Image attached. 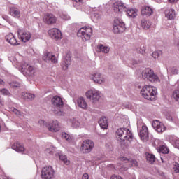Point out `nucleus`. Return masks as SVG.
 Wrapping results in <instances>:
<instances>
[{
	"label": "nucleus",
	"instance_id": "7",
	"mask_svg": "<svg viewBox=\"0 0 179 179\" xmlns=\"http://www.w3.org/2000/svg\"><path fill=\"white\" fill-rule=\"evenodd\" d=\"M55 176V171L51 166H45L41 171L42 179H52Z\"/></svg>",
	"mask_w": 179,
	"mask_h": 179
},
{
	"label": "nucleus",
	"instance_id": "10",
	"mask_svg": "<svg viewBox=\"0 0 179 179\" xmlns=\"http://www.w3.org/2000/svg\"><path fill=\"white\" fill-rule=\"evenodd\" d=\"M18 38L23 43H27L31 38V34L29 31L24 29H18Z\"/></svg>",
	"mask_w": 179,
	"mask_h": 179
},
{
	"label": "nucleus",
	"instance_id": "49",
	"mask_svg": "<svg viewBox=\"0 0 179 179\" xmlns=\"http://www.w3.org/2000/svg\"><path fill=\"white\" fill-rule=\"evenodd\" d=\"M38 124L41 125V127H44V125H45V122L43 120H40L38 121Z\"/></svg>",
	"mask_w": 179,
	"mask_h": 179
},
{
	"label": "nucleus",
	"instance_id": "30",
	"mask_svg": "<svg viewBox=\"0 0 179 179\" xmlns=\"http://www.w3.org/2000/svg\"><path fill=\"white\" fill-rule=\"evenodd\" d=\"M96 51L98 52H103L104 54H108L110 48L103 45V44H99L96 47Z\"/></svg>",
	"mask_w": 179,
	"mask_h": 179
},
{
	"label": "nucleus",
	"instance_id": "25",
	"mask_svg": "<svg viewBox=\"0 0 179 179\" xmlns=\"http://www.w3.org/2000/svg\"><path fill=\"white\" fill-rule=\"evenodd\" d=\"M71 55H66L65 58L63 59L62 62V68L64 71H66L68 69V66L71 65Z\"/></svg>",
	"mask_w": 179,
	"mask_h": 179
},
{
	"label": "nucleus",
	"instance_id": "32",
	"mask_svg": "<svg viewBox=\"0 0 179 179\" xmlns=\"http://www.w3.org/2000/svg\"><path fill=\"white\" fill-rule=\"evenodd\" d=\"M152 26V22L149 20H141V27L144 29V30H148L150 29Z\"/></svg>",
	"mask_w": 179,
	"mask_h": 179
},
{
	"label": "nucleus",
	"instance_id": "1",
	"mask_svg": "<svg viewBox=\"0 0 179 179\" xmlns=\"http://www.w3.org/2000/svg\"><path fill=\"white\" fill-rule=\"evenodd\" d=\"M115 136L120 142L121 145L123 148H128L129 145H131V142H132V139H134V136H132V133L131 131L127 128H120L116 131Z\"/></svg>",
	"mask_w": 179,
	"mask_h": 179
},
{
	"label": "nucleus",
	"instance_id": "21",
	"mask_svg": "<svg viewBox=\"0 0 179 179\" xmlns=\"http://www.w3.org/2000/svg\"><path fill=\"white\" fill-rule=\"evenodd\" d=\"M141 15L143 16H147V17L152 16V15H153V8L148 6H143L141 8Z\"/></svg>",
	"mask_w": 179,
	"mask_h": 179
},
{
	"label": "nucleus",
	"instance_id": "26",
	"mask_svg": "<svg viewBox=\"0 0 179 179\" xmlns=\"http://www.w3.org/2000/svg\"><path fill=\"white\" fill-rule=\"evenodd\" d=\"M67 124L71 125L73 128H79L80 127V122L76 118H71L67 121Z\"/></svg>",
	"mask_w": 179,
	"mask_h": 179
},
{
	"label": "nucleus",
	"instance_id": "62",
	"mask_svg": "<svg viewBox=\"0 0 179 179\" xmlns=\"http://www.w3.org/2000/svg\"><path fill=\"white\" fill-rule=\"evenodd\" d=\"M137 64V62H134V64Z\"/></svg>",
	"mask_w": 179,
	"mask_h": 179
},
{
	"label": "nucleus",
	"instance_id": "20",
	"mask_svg": "<svg viewBox=\"0 0 179 179\" xmlns=\"http://www.w3.org/2000/svg\"><path fill=\"white\" fill-rule=\"evenodd\" d=\"M6 40L7 43H9L11 45H19V43H17V40L13 34L10 33L6 36Z\"/></svg>",
	"mask_w": 179,
	"mask_h": 179
},
{
	"label": "nucleus",
	"instance_id": "23",
	"mask_svg": "<svg viewBox=\"0 0 179 179\" xmlns=\"http://www.w3.org/2000/svg\"><path fill=\"white\" fill-rule=\"evenodd\" d=\"M12 149L18 152L19 153H24V147L23 145L19 142H15L12 145Z\"/></svg>",
	"mask_w": 179,
	"mask_h": 179
},
{
	"label": "nucleus",
	"instance_id": "55",
	"mask_svg": "<svg viewBox=\"0 0 179 179\" xmlns=\"http://www.w3.org/2000/svg\"><path fill=\"white\" fill-rule=\"evenodd\" d=\"M176 46L178 48V50H179V41L176 43Z\"/></svg>",
	"mask_w": 179,
	"mask_h": 179
},
{
	"label": "nucleus",
	"instance_id": "33",
	"mask_svg": "<svg viewBox=\"0 0 179 179\" xmlns=\"http://www.w3.org/2000/svg\"><path fill=\"white\" fill-rule=\"evenodd\" d=\"M145 157H146L147 162H148V163H150V164H153V163H155L156 160V157H155L153 154L146 152Z\"/></svg>",
	"mask_w": 179,
	"mask_h": 179
},
{
	"label": "nucleus",
	"instance_id": "37",
	"mask_svg": "<svg viewBox=\"0 0 179 179\" xmlns=\"http://www.w3.org/2000/svg\"><path fill=\"white\" fill-rule=\"evenodd\" d=\"M59 159L62 160L66 164V166H69L71 164V161L68 160V158L66 157V155H64L62 154H60L59 155Z\"/></svg>",
	"mask_w": 179,
	"mask_h": 179
},
{
	"label": "nucleus",
	"instance_id": "63",
	"mask_svg": "<svg viewBox=\"0 0 179 179\" xmlns=\"http://www.w3.org/2000/svg\"><path fill=\"white\" fill-rule=\"evenodd\" d=\"M0 131H1V125H0Z\"/></svg>",
	"mask_w": 179,
	"mask_h": 179
},
{
	"label": "nucleus",
	"instance_id": "38",
	"mask_svg": "<svg viewBox=\"0 0 179 179\" xmlns=\"http://www.w3.org/2000/svg\"><path fill=\"white\" fill-rule=\"evenodd\" d=\"M10 111L12 113H14V114H15V115H17V117H24V114L22 112H20V110L15 108H11Z\"/></svg>",
	"mask_w": 179,
	"mask_h": 179
},
{
	"label": "nucleus",
	"instance_id": "2",
	"mask_svg": "<svg viewBox=\"0 0 179 179\" xmlns=\"http://www.w3.org/2000/svg\"><path fill=\"white\" fill-rule=\"evenodd\" d=\"M141 94L146 100H155V97L157 94V90L155 87L145 85L142 88Z\"/></svg>",
	"mask_w": 179,
	"mask_h": 179
},
{
	"label": "nucleus",
	"instance_id": "5",
	"mask_svg": "<svg viewBox=\"0 0 179 179\" xmlns=\"http://www.w3.org/2000/svg\"><path fill=\"white\" fill-rule=\"evenodd\" d=\"M85 96L92 103H97L101 97V92L96 89H92L87 91Z\"/></svg>",
	"mask_w": 179,
	"mask_h": 179
},
{
	"label": "nucleus",
	"instance_id": "8",
	"mask_svg": "<svg viewBox=\"0 0 179 179\" xmlns=\"http://www.w3.org/2000/svg\"><path fill=\"white\" fill-rule=\"evenodd\" d=\"M94 148V143L92 140H85L83 141L80 150L83 153H90Z\"/></svg>",
	"mask_w": 179,
	"mask_h": 179
},
{
	"label": "nucleus",
	"instance_id": "35",
	"mask_svg": "<svg viewBox=\"0 0 179 179\" xmlns=\"http://www.w3.org/2000/svg\"><path fill=\"white\" fill-rule=\"evenodd\" d=\"M159 153H163V155H167L169 153V148L165 145H162L157 148Z\"/></svg>",
	"mask_w": 179,
	"mask_h": 179
},
{
	"label": "nucleus",
	"instance_id": "60",
	"mask_svg": "<svg viewBox=\"0 0 179 179\" xmlns=\"http://www.w3.org/2000/svg\"><path fill=\"white\" fill-rule=\"evenodd\" d=\"M159 142V140L155 141V144Z\"/></svg>",
	"mask_w": 179,
	"mask_h": 179
},
{
	"label": "nucleus",
	"instance_id": "17",
	"mask_svg": "<svg viewBox=\"0 0 179 179\" xmlns=\"http://www.w3.org/2000/svg\"><path fill=\"white\" fill-rule=\"evenodd\" d=\"M43 22L46 24H54L57 22V17L52 14L48 13L43 17Z\"/></svg>",
	"mask_w": 179,
	"mask_h": 179
},
{
	"label": "nucleus",
	"instance_id": "27",
	"mask_svg": "<svg viewBox=\"0 0 179 179\" xmlns=\"http://www.w3.org/2000/svg\"><path fill=\"white\" fill-rule=\"evenodd\" d=\"M10 15L16 19H19V17H20V10L16 7H10Z\"/></svg>",
	"mask_w": 179,
	"mask_h": 179
},
{
	"label": "nucleus",
	"instance_id": "48",
	"mask_svg": "<svg viewBox=\"0 0 179 179\" xmlns=\"http://www.w3.org/2000/svg\"><path fill=\"white\" fill-rule=\"evenodd\" d=\"M173 170H174L175 173H179V164H176L174 166Z\"/></svg>",
	"mask_w": 179,
	"mask_h": 179
},
{
	"label": "nucleus",
	"instance_id": "46",
	"mask_svg": "<svg viewBox=\"0 0 179 179\" xmlns=\"http://www.w3.org/2000/svg\"><path fill=\"white\" fill-rule=\"evenodd\" d=\"M160 54H162V52H152V55L153 58L156 59V58H159V57H160Z\"/></svg>",
	"mask_w": 179,
	"mask_h": 179
},
{
	"label": "nucleus",
	"instance_id": "3",
	"mask_svg": "<svg viewBox=\"0 0 179 179\" xmlns=\"http://www.w3.org/2000/svg\"><path fill=\"white\" fill-rule=\"evenodd\" d=\"M141 75L143 79H146L147 80H149V82H160L159 76L155 74V71L149 68L145 69L142 71Z\"/></svg>",
	"mask_w": 179,
	"mask_h": 179
},
{
	"label": "nucleus",
	"instance_id": "31",
	"mask_svg": "<svg viewBox=\"0 0 179 179\" xmlns=\"http://www.w3.org/2000/svg\"><path fill=\"white\" fill-rule=\"evenodd\" d=\"M22 98L24 100H27V101H31V100H34L36 98V95L27 92H24L22 94Z\"/></svg>",
	"mask_w": 179,
	"mask_h": 179
},
{
	"label": "nucleus",
	"instance_id": "51",
	"mask_svg": "<svg viewBox=\"0 0 179 179\" xmlns=\"http://www.w3.org/2000/svg\"><path fill=\"white\" fill-rule=\"evenodd\" d=\"M46 153H49V155H53L54 154V152L52 151H51V149H50V148L46 149Z\"/></svg>",
	"mask_w": 179,
	"mask_h": 179
},
{
	"label": "nucleus",
	"instance_id": "43",
	"mask_svg": "<svg viewBox=\"0 0 179 179\" xmlns=\"http://www.w3.org/2000/svg\"><path fill=\"white\" fill-rule=\"evenodd\" d=\"M1 94H3V96H10V92L6 88H3L0 90Z\"/></svg>",
	"mask_w": 179,
	"mask_h": 179
},
{
	"label": "nucleus",
	"instance_id": "28",
	"mask_svg": "<svg viewBox=\"0 0 179 179\" xmlns=\"http://www.w3.org/2000/svg\"><path fill=\"white\" fill-rule=\"evenodd\" d=\"M99 124L103 129H107L108 128V121L106 117H101L99 121Z\"/></svg>",
	"mask_w": 179,
	"mask_h": 179
},
{
	"label": "nucleus",
	"instance_id": "53",
	"mask_svg": "<svg viewBox=\"0 0 179 179\" xmlns=\"http://www.w3.org/2000/svg\"><path fill=\"white\" fill-rule=\"evenodd\" d=\"M0 86H5V81L2 79H0Z\"/></svg>",
	"mask_w": 179,
	"mask_h": 179
},
{
	"label": "nucleus",
	"instance_id": "22",
	"mask_svg": "<svg viewBox=\"0 0 179 179\" xmlns=\"http://www.w3.org/2000/svg\"><path fill=\"white\" fill-rule=\"evenodd\" d=\"M165 17L169 20L176 19V10L173 8H168L165 10Z\"/></svg>",
	"mask_w": 179,
	"mask_h": 179
},
{
	"label": "nucleus",
	"instance_id": "14",
	"mask_svg": "<svg viewBox=\"0 0 179 179\" xmlns=\"http://www.w3.org/2000/svg\"><path fill=\"white\" fill-rule=\"evenodd\" d=\"M48 34L53 40H59L62 38V33L57 28H53L48 31Z\"/></svg>",
	"mask_w": 179,
	"mask_h": 179
},
{
	"label": "nucleus",
	"instance_id": "42",
	"mask_svg": "<svg viewBox=\"0 0 179 179\" xmlns=\"http://www.w3.org/2000/svg\"><path fill=\"white\" fill-rule=\"evenodd\" d=\"M62 136L63 139H65L68 142H71V136L69 134H66V132L62 133Z\"/></svg>",
	"mask_w": 179,
	"mask_h": 179
},
{
	"label": "nucleus",
	"instance_id": "29",
	"mask_svg": "<svg viewBox=\"0 0 179 179\" xmlns=\"http://www.w3.org/2000/svg\"><path fill=\"white\" fill-rule=\"evenodd\" d=\"M122 162H126L129 166L131 167H136L138 166V161L136 159H128L126 157H122L121 159Z\"/></svg>",
	"mask_w": 179,
	"mask_h": 179
},
{
	"label": "nucleus",
	"instance_id": "59",
	"mask_svg": "<svg viewBox=\"0 0 179 179\" xmlns=\"http://www.w3.org/2000/svg\"><path fill=\"white\" fill-rule=\"evenodd\" d=\"M161 160H162V163H164V160L163 159V158L161 157Z\"/></svg>",
	"mask_w": 179,
	"mask_h": 179
},
{
	"label": "nucleus",
	"instance_id": "44",
	"mask_svg": "<svg viewBox=\"0 0 179 179\" xmlns=\"http://www.w3.org/2000/svg\"><path fill=\"white\" fill-rule=\"evenodd\" d=\"M60 17L63 19V20H69L71 19V17L65 13L61 14Z\"/></svg>",
	"mask_w": 179,
	"mask_h": 179
},
{
	"label": "nucleus",
	"instance_id": "40",
	"mask_svg": "<svg viewBox=\"0 0 179 179\" xmlns=\"http://www.w3.org/2000/svg\"><path fill=\"white\" fill-rule=\"evenodd\" d=\"M168 72H170L172 75H177L178 73V69L176 67H171L168 69Z\"/></svg>",
	"mask_w": 179,
	"mask_h": 179
},
{
	"label": "nucleus",
	"instance_id": "61",
	"mask_svg": "<svg viewBox=\"0 0 179 179\" xmlns=\"http://www.w3.org/2000/svg\"><path fill=\"white\" fill-rule=\"evenodd\" d=\"M143 52H145V50H143V51L141 52V54H143Z\"/></svg>",
	"mask_w": 179,
	"mask_h": 179
},
{
	"label": "nucleus",
	"instance_id": "16",
	"mask_svg": "<svg viewBox=\"0 0 179 179\" xmlns=\"http://www.w3.org/2000/svg\"><path fill=\"white\" fill-rule=\"evenodd\" d=\"M139 136L142 141L146 142L149 139V131L146 126H142L139 131Z\"/></svg>",
	"mask_w": 179,
	"mask_h": 179
},
{
	"label": "nucleus",
	"instance_id": "4",
	"mask_svg": "<svg viewBox=\"0 0 179 179\" xmlns=\"http://www.w3.org/2000/svg\"><path fill=\"white\" fill-rule=\"evenodd\" d=\"M92 34H93V29L90 27H83L80 29L77 33V36H78V37H81L83 41H87V40H90Z\"/></svg>",
	"mask_w": 179,
	"mask_h": 179
},
{
	"label": "nucleus",
	"instance_id": "41",
	"mask_svg": "<svg viewBox=\"0 0 179 179\" xmlns=\"http://www.w3.org/2000/svg\"><path fill=\"white\" fill-rule=\"evenodd\" d=\"M53 113L54 114H55L56 115H58L59 117H62V115H65V113H64V111L57 109V110H53Z\"/></svg>",
	"mask_w": 179,
	"mask_h": 179
},
{
	"label": "nucleus",
	"instance_id": "36",
	"mask_svg": "<svg viewBox=\"0 0 179 179\" xmlns=\"http://www.w3.org/2000/svg\"><path fill=\"white\" fill-rule=\"evenodd\" d=\"M172 99L179 104V90H175L172 94Z\"/></svg>",
	"mask_w": 179,
	"mask_h": 179
},
{
	"label": "nucleus",
	"instance_id": "15",
	"mask_svg": "<svg viewBox=\"0 0 179 179\" xmlns=\"http://www.w3.org/2000/svg\"><path fill=\"white\" fill-rule=\"evenodd\" d=\"M152 127L158 132V134H162L166 131V126L159 120H154L152 122Z\"/></svg>",
	"mask_w": 179,
	"mask_h": 179
},
{
	"label": "nucleus",
	"instance_id": "47",
	"mask_svg": "<svg viewBox=\"0 0 179 179\" xmlns=\"http://www.w3.org/2000/svg\"><path fill=\"white\" fill-rule=\"evenodd\" d=\"M2 17L4 20H6V22L10 23V18H9L8 15H3Z\"/></svg>",
	"mask_w": 179,
	"mask_h": 179
},
{
	"label": "nucleus",
	"instance_id": "56",
	"mask_svg": "<svg viewBox=\"0 0 179 179\" xmlns=\"http://www.w3.org/2000/svg\"><path fill=\"white\" fill-rule=\"evenodd\" d=\"M0 104H1V106H3V99L0 98Z\"/></svg>",
	"mask_w": 179,
	"mask_h": 179
},
{
	"label": "nucleus",
	"instance_id": "45",
	"mask_svg": "<svg viewBox=\"0 0 179 179\" xmlns=\"http://www.w3.org/2000/svg\"><path fill=\"white\" fill-rule=\"evenodd\" d=\"M10 86H11V87H20V84L16 81H13L10 83Z\"/></svg>",
	"mask_w": 179,
	"mask_h": 179
},
{
	"label": "nucleus",
	"instance_id": "54",
	"mask_svg": "<svg viewBox=\"0 0 179 179\" xmlns=\"http://www.w3.org/2000/svg\"><path fill=\"white\" fill-rule=\"evenodd\" d=\"M128 170L127 167H121L120 168V171H127Z\"/></svg>",
	"mask_w": 179,
	"mask_h": 179
},
{
	"label": "nucleus",
	"instance_id": "50",
	"mask_svg": "<svg viewBox=\"0 0 179 179\" xmlns=\"http://www.w3.org/2000/svg\"><path fill=\"white\" fill-rule=\"evenodd\" d=\"M82 179H89V174H87V173H84L83 175V178Z\"/></svg>",
	"mask_w": 179,
	"mask_h": 179
},
{
	"label": "nucleus",
	"instance_id": "39",
	"mask_svg": "<svg viewBox=\"0 0 179 179\" xmlns=\"http://www.w3.org/2000/svg\"><path fill=\"white\" fill-rule=\"evenodd\" d=\"M171 141L173 143V145H175L176 148H177L178 149H179V138H178L176 136H171Z\"/></svg>",
	"mask_w": 179,
	"mask_h": 179
},
{
	"label": "nucleus",
	"instance_id": "57",
	"mask_svg": "<svg viewBox=\"0 0 179 179\" xmlns=\"http://www.w3.org/2000/svg\"><path fill=\"white\" fill-rule=\"evenodd\" d=\"M95 17H96V19H100V15L95 14Z\"/></svg>",
	"mask_w": 179,
	"mask_h": 179
},
{
	"label": "nucleus",
	"instance_id": "24",
	"mask_svg": "<svg viewBox=\"0 0 179 179\" xmlns=\"http://www.w3.org/2000/svg\"><path fill=\"white\" fill-rule=\"evenodd\" d=\"M77 104L80 108H83V110H86L87 108V103L85 98L80 96L77 99Z\"/></svg>",
	"mask_w": 179,
	"mask_h": 179
},
{
	"label": "nucleus",
	"instance_id": "18",
	"mask_svg": "<svg viewBox=\"0 0 179 179\" xmlns=\"http://www.w3.org/2000/svg\"><path fill=\"white\" fill-rule=\"evenodd\" d=\"M52 104H53L55 107L62 108V107H64V101H62V98L59 96H55L52 99Z\"/></svg>",
	"mask_w": 179,
	"mask_h": 179
},
{
	"label": "nucleus",
	"instance_id": "6",
	"mask_svg": "<svg viewBox=\"0 0 179 179\" xmlns=\"http://www.w3.org/2000/svg\"><path fill=\"white\" fill-rule=\"evenodd\" d=\"M127 30L125 23L122 20L116 19L114 20L113 31L115 34L124 33Z\"/></svg>",
	"mask_w": 179,
	"mask_h": 179
},
{
	"label": "nucleus",
	"instance_id": "12",
	"mask_svg": "<svg viewBox=\"0 0 179 179\" xmlns=\"http://www.w3.org/2000/svg\"><path fill=\"white\" fill-rule=\"evenodd\" d=\"M46 128L50 132H58L61 129V127L59 126V122L58 120H53L50 122L49 124H46Z\"/></svg>",
	"mask_w": 179,
	"mask_h": 179
},
{
	"label": "nucleus",
	"instance_id": "13",
	"mask_svg": "<svg viewBox=\"0 0 179 179\" xmlns=\"http://www.w3.org/2000/svg\"><path fill=\"white\" fill-rule=\"evenodd\" d=\"M91 79L93 80L94 83L97 85H103L106 83V78L100 73H95L91 75Z\"/></svg>",
	"mask_w": 179,
	"mask_h": 179
},
{
	"label": "nucleus",
	"instance_id": "19",
	"mask_svg": "<svg viewBox=\"0 0 179 179\" xmlns=\"http://www.w3.org/2000/svg\"><path fill=\"white\" fill-rule=\"evenodd\" d=\"M43 59L45 61V62H53V64L57 62V57L51 52H46L43 57Z\"/></svg>",
	"mask_w": 179,
	"mask_h": 179
},
{
	"label": "nucleus",
	"instance_id": "11",
	"mask_svg": "<svg viewBox=\"0 0 179 179\" xmlns=\"http://www.w3.org/2000/svg\"><path fill=\"white\" fill-rule=\"evenodd\" d=\"M128 7L122 1H116L113 3V10L116 13L127 12Z\"/></svg>",
	"mask_w": 179,
	"mask_h": 179
},
{
	"label": "nucleus",
	"instance_id": "9",
	"mask_svg": "<svg viewBox=\"0 0 179 179\" xmlns=\"http://www.w3.org/2000/svg\"><path fill=\"white\" fill-rule=\"evenodd\" d=\"M24 75H29V76H33L36 73V69L29 63L24 62L22 65V71Z\"/></svg>",
	"mask_w": 179,
	"mask_h": 179
},
{
	"label": "nucleus",
	"instance_id": "52",
	"mask_svg": "<svg viewBox=\"0 0 179 179\" xmlns=\"http://www.w3.org/2000/svg\"><path fill=\"white\" fill-rule=\"evenodd\" d=\"M76 3H78L79 5H82L83 0H73Z\"/></svg>",
	"mask_w": 179,
	"mask_h": 179
},
{
	"label": "nucleus",
	"instance_id": "34",
	"mask_svg": "<svg viewBox=\"0 0 179 179\" xmlns=\"http://www.w3.org/2000/svg\"><path fill=\"white\" fill-rule=\"evenodd\" d=\"M127 13V15H128L130 17H135L136 16H137L138 13L136 12V10L134 9H128L127 10V11H124Z\"/></svg>",
	"mask_w": 179,
	"mask_h": 179
},
{
	"label": "nucleus",
	"instance_id": "58",
	"mask_svg": "<svg viewBox=\"0 0 179 179\" xmlns=\"http://www.w3.org/2000/svg\"><path fill=\"white\" fill-rule=\"evenodd\" d=\"M122 108H128V106H122Z\"/></svg>",
	"mask_w": 179,
	"mask_h": 179
}]
</instances>
